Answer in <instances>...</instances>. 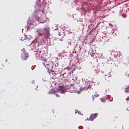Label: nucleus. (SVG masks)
<instances>
[{
  "mask_svg": "<svg viewBox=\"0 0 129 129\" xmlns=\"http://www.w3.org/2000/svg\"><path fill=\"white\" fill-rule=\"evenodd\" d=\"M82 88H83L84 90H88V88H89V85H88V84H84L82 85Z\"/></svg>",
  "mask_w": 129,
  "mask_h": 129,
  "instance_id": "39448f33",
  "label": "nucleus"
},
{
  "mask_svg": "<svg viewBox=\"0 0 129 129\" xmlns=\"http://www.w3.org/2000/svg\"><path fill=\"white\" fill-rule=\"evenodd\" d=\"M101 100L102 102H105V100L104 99H101Z\"/></svg>",
  "mask_w": 129,
  "mask_h": 129,
  "instance_id": "6e6552de",
  "label": "nucleus"
},
{
  "mask_svg": "<svg viewBox=\"0 0 129 129\" xmlns=\"http://www.w3.org/2000/svg\"><path fill=\"white\" fill-rule=\"evenodd\" d=\"M42 64L43 65H44V66H45V67H47V69H49V68H50V67L49 66H50V64L48 63V62H47L46 60H43L42 61Z\"/></svg>",
  "mask_w": 129,
  "mask_h": 129,
  "instance_id": "423d86ee",
  "label": "nucleus"
},
{
  "mask_svg": "<svg viewBox=\"0 0 129 129\" xmlns=\"http://www.w3.org/2000/svg\"><path fill=\"white\" fill-rule=\"evenodd\" d=\"M65 69H67L68 70H70V69H69V67H67Z\"/></svg>",
  "mask_w": 129,
  "mask_h": 129,
  "instance_id": "9d476101",
  "label": "nucleus"
},
{
  "mask_svg": "<svg viewBox=\"0 0 129 129\" xmlns=\"http://www.w3.org/2000/svg\"><path fill=\"white\" fill-rule=\"evenodd\" d=\"M126 100H129V97L126 99Z\"/></svg>",
  "mask_w": 129,
  "mask_h": 129,
  "instance_id": "ddd939ff",
  "label": "nucleus"
},
{
  "mask_svg": "<svg viewBox=\"0 0 129 129\" xmlns=\"http://www.w3.org/2000/svg\"><path fill=\"white\" fill-rule=\"evenodd\" d=\"M92 32V31H91L90 32V34H91V32Z\"/></svg>",
  "mask_w": 129,
  "mask_h": 129,
  "instance_id": "2eb2a0df",
  "label": "nucleus"
},
{
  "mask_svg": "<svg viewBox=\"0 0 129 129\" xmlns=\"http://www.w3.org/2000/svg\"><path fill=\"white\" fill-rule=\"evenodd\" d=\"M76 88L75 87V85H69L65 87H63V86H59L58 90L62 91L61 93H64V92H66V91H66V89L67 90H69L68 91V92L73 93L75 91Z\"/></svg>",
  "mask_w": 129,
  "mask_h": 129,
  "instance_id": "f257e3e1",
  "label": "nucleus"
},
{
  "mask_svg": "<svg viewBox=\"0 0 129 129\" xmlns=\"http://www.w3.org/2000/svg\"><path fill=\"white\" fill-rule=\"evenodd\" d=\"M41 24H43V23H46V21H42L40 22Z\"/></svg>",
  "mask_w": 129,
  "mask_h": 129,
  "instance_id": "1a4fd4ad",
  "label": "nucleus"
},
{
  "mask_svg": "<svg viewBox=\"0 0 129 129\" xmlns=\"http://www.w3.org/2000/svg\"><path fill=\"white\" fill-rule=\"evenodd\" d=\"M97 116H98V113H97L92 114L90 116V120H94Z\"/></svg>",
  "mask_w": 129,
  "mask_h": 129,
  "instance_id": "20e7f679",
  "label": "nucleus"
},
{
  "mask_svg": "<svg viewBox=\"0 0 129 129\" xmlns=\"http://www.w3.org/2000/svg\"><path fill=\"white\" fill-rule=\"evenodd\" d=\"M52 93H56V91H54V92H52Z\"/></svg>",
  "mask_w": 129,
  "mask_h": 129,
  "instance_id": "4468645a",
  "label": "nucleus"
},
{
  "mask_svg": "<svg viewBox=\"0 0 129 129\" xmlns=\"http://www.w3.org/2000/svg\"><path fill=\"white\" fill-rule=\"evenodd\" d=\"M56 96L57 97H60V96H59V95L58 94H56Z\"/></svg>",
  "mask_w": 129,
  "mask_h": 129,
  "instance_id": "9b49d317",
  "label": "nucleus"
},
{
  "mask_svg": "<svg viewBox=\"0 0 129 129\" xmlns=\"http://www.w3.org/2000/svg\"><path fill=\"white\" fill-rule=\"evenodd\" d=\"M100 23H98L97 27V26H98V25H100Z\"/></svg>",
  "mask_w": 129,
  "mask_h": 129,
  "instance_id": "f8f14e48",
  "label": "nucleus"
},
{
  "mask_svg": "<svg viewBox=\"0 0 129 129\" xmlns=\"http://www.w3.org/2000/svg\"><path fill=\"white\" fill-rule=\"evenodd\" d=\"M2 67H4V66L2 65Z\"/></svg>",
  "mask_w": 129,
  "mask_h": 129,
  "instance_id": "dca6fc26",
  "label": "nucleus"
},
{
  "mask_svg": "<svg viewBox=\"0 0 129 129\" xmlns=\"http://www.w3.org/2000/svg\"><path fill=\"white\" fill-rule=\"evenodd\" d=\"M60 77H63L64 78H66L68 77V74L67 73H64L61 75H60Z\"/></svg>",
  "mask_w": 129,
  "mask_h": 129,
  "instance_id": "0eeeda50",
  "label": "nucleus"
},
{
  "mask_svg": "<svg viewBox=\"0 0 129 129\" xmlns=\"http://www.w3.org/2000/svg\"><path fill=\"white\" fill-rule=\"evenodd\" d=\"M49 31V28H46L43 29L42 30L41 29H38L37 30V33L40 37H42V36H44L45 37H49L50 35Z\"/></svg>",
  "mask_w": 129,
  "mask_h": 129,
  "instance_id": "f03ea898",
  "label": "nucleus"
},
{
  "mask_svg": "<svg viewBox=\"0 0 129 129\" xmlns=\"http://www.w3.org/2000/svg\"><path fill=\"white\" fill-rule=\"evenodd\" d=\"M22 53H21V58L24 61H26L28 58L29 57V53L25 50V49H22Z\"/></svg>",
  "mask_w": 129,
  "mask_h": 129,
  "instance_id": "7ed1b4c3",
  "label": "nucleus"
}]
</instances>
